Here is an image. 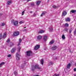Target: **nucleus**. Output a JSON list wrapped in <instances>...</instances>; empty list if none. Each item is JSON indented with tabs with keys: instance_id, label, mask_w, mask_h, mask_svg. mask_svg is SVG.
Returning <instances> with one entry per match:
<instances>
[{
	"instance_id": "1",
	"label": "nucleus",
	"mask_w": 76,
	"mask_h": 76,
	"mask_svg": "<svg viewBox=\"0 0 76 76\" xmlns=\"http://www.w3.org/2000/svg\"><path fill=\"white\" fill-rule=\"evenodd\" d=\"M20 47H19L18 48V52L16 54V58L17 60H19V59H20V57H19V54H20Z\"/></svg>"
},
{
	"instance_id": "2",
	"label": "nucleus",
	"mask_w": 76,
	"mask_h": 76,
	"mask_svg": "<svg viewBox=\"0 0 76 76\" xmlns=\"http://www.w3.org/2000/svg\"><path fill=\"white\" fill-rule=\"evenodd\" d=\"M35 69L41 70V67H39V65L38 64H36L35 65L33 66H32L31 70L33 71V70H35Z\"/></svg>"
},
{
	"instance_id": "3",
	"label": "nucleus",
	"mask_w": 76,
	"mask_h": 76,
	"mask_svg": "<svg viewBox=\"0 0 76 76\" xmlns=\"http://www.w3.org/2000/svg\"><path fill=\"white\" fill-rule=\"evenodd\" d=\"M12 23L15 26H18V23L17 21H14V20L12 21Z\"/></svg>"
},
{
	"instance_id": "4",
	"label": "nucleus",
	"mask_w": 76,
	"mask_h": 76,
	"mask_svg": "<svg viewBox=\"0 0 76 76\" xmlns=\"http://www.w3.org/2000/svg\"><path fill=\"white\" fill-rule=\"evenodd\" d=\"M32 54V53L31 51H28L26 52V55L27 56H29Z\"/></svg>"
},
{
	"instance_id": "5",
	"label": "nucleus",
	"mask_w": 76,
	"mask_h": 76,
	"mask_svg": "<svg viewBox=\"0 0 76 76\" xmlns=\"http://www.w3.org/2000/svg\"><path fill=\"white\" fill-rule=\"evenodd\" d=\"M39 47H40V45H37L36 46H35L34 48V49L35 50H37L39 48Z\"/></svg>"
},
{
	"instance_id": "6",
	"label": "nucleus",
	"mask_w": 76,
	"mask_h": 76,
	"mask_svg": "<svg viewBox=\"0 0 76 76\" xmlns=\"http://www.w3.org/2000/svg\"><path fill=\"white\" fill-rule=\"evenodd\" d=\"M16 50V48L15 47L13 48L11 50V53H15V51Z\"/></svg>"
},
{
	"instance_id": "7",
	"label": "nucleus",
	"mask_w": 76,
	"mask_h": 76,
	"mask_svg": "<svg viewBox=\"0 0 76 76\" xmlns=\"http://www.w3.org/2000/svg\"><path fill=\"white\" fill-rule=\"evenodd\" d=\"M19 32L18 31H16L14 33V35L15 36H18V35H19Z\"/></svg>"
},
{
	"instance_id": "8",
	"label": "nucleus",
	"mask_w": 76,
	"mask_h": 76,
	"mask_svg": "<svg viewBox=\"0 0 76 76\" xmlns=\"http://www.w3.org/2000/svg\"><path fill=\"white\" fill-rule=\"evenodd\" d=\"M13 45H14V43L13 42H10L9 45V46L10 47H12Z\"/></svg>"
},
{
	"instance_id": "9",
	"label": "nucleus",
	"mask_w": 76,
	"mask_h": 76,
	"mask_svg": "<svg viewBox=\"0 0 76 76\" xmlns=\"http://www.w3.org/2000/svg\"><path fill=\"white\" fill-rule=\"evenodd\" d=\"M57 46H53V47H52L51 49V50H55L57 49Z\"/></svg>"
},
{
	"instance_id": "10",
	"label": "nucleus",
	"mask_w": 76,
	"mask_h": 76,
	"mask_svg": "<svg viewBox=\"0 0 76 76\" xmlns=\"http://www.w3.org/2000/svg\"><path fill=\"white\" fill-rule=\"evenodd\" d=\"M66 15H67V12H66V11H64L62 13V16H66Z\"/></svg>"
},
{
	"instance_id": "11",
	"label": "nucleus",
	"mask_w": 76,
	"mask_h": 76,
	"mask_svg": "<svg viewBox=\"0 0 76 76\" xmlns=\"http://www.w3.org/2000/svg\"><path fill=\"white\" fill-rule=\"evenodd\" d=\"M26 64V61H24L23 62V64L21 66V67H22V68H23V67H24V66H25V64Z\"/></svg>"
},
{
	"instance_id": "12",
	"label": "nucleus",
	"mask_w": 76,
	"mask_h": 76,
	"mask_svg": "<svg viewBox=\"0 0 76 76\" xmlns=\"http://www.w3.org/2000/svg\"><path fill=\"white\" fill-rule=\"evenodd\" d=\"M54 41L53 40H51L49 42V45H52L54 44Z\"/></svg>"
},
{
	"instance_id": "13",
	"label": "nucleus",
	"mask_w": 76,
	"mask_h": 76,
	"mask_svg": "<svg viewBox=\"0 0 76 76\" xmlns=\"http://www.w3.org/2000/svg\"><path fill=\"white\" fill-rule=\"evenodd\" d=\"M71 64L70 63H69L67 65V69H70V67H71Z\"/></svg>"
},
{
	"instance_id": "14",
	"label": "nucleus",
	"mask_w": 76,
	"mask_h": 76,
	"mask_svg": "<svg viewBox=\"0 0 76 76\" xmlns=\"http://www.w3.org/2000/svg\"><path fill=\"white\" fill-rule=\"evenodd\" d=\"M47 37L46 36H45L43 37V40L44 41H47Z\"/></svg>"
},
{
	"instance_id": "15",
	"label": "nucleus",
	"mask_w": 76,
	"mask_h": 76,
	"mask_svg": "<svg viewBox=\"0 0 76 76\" xmlns=\"http://www.w3.org/2000/svg\"><path fill=\"white\" fill-rule=\"evenodd\" d=\"M37 39L38 40H39V39H41V38H42V36H41L40 35L38 36L37 37Z\"/></svg>"
},
{
	"instance_id": "16",
	"label": "nucleus",
	"mask_w": 76,
	"mask_h": 76,
	"mask_svg": "<svg viewBox=\"0 0 76 76\" xmlns=\"http://www.w3.org/2000/svg\"><path fill=\"white\" fill-rule=\"evenodd\" d=\"M41 3V1H37L36 2V4L37 5L39 6V4H40Z\"/></svg>"
},
{
	"instance_id": "17",
	"label": "nucleus",
	"mask_w": 76,
	"mask_h": 76,
	"mask_svg": "<svg viewBox=\"0 0 76 76\" xmlns=\"http://www.w3.org/2000/svg\"><path fill=\"white\" fill-rule=\"evenodd\" d=\"M7 4L8 5H9L10 4H12V1H7Z\"/></svg>"
},
{
	"instance_id": "18",
	"label": "nucleus",
	"mask_w": 76,
	"mask_h": 76,
	"mask_svg": "<svg viewBox=\"0 0 76 76\" xmlns=\"http://www.w3.org/2000/svg\"><path fill=\"white\" fill-rule=\"evenodd\" d=\"M45 13H46V12L45 11V12H43L42 13V15H41V17H42V16H43V15H45Z\"/></svg>"
},
{
	"instance_id": "19",
	"label": "nucleus",
	"mask_w": 76,
	"mask_h": 76,
	"mask_svg": "<svg viewBox=\"0 0 76 76\" xmlns=\"http://www.w3.org/2000/svg\"><path fill=\"white\" fill-rule=\"evenodd\" d=\"M10 41V39H7V41H6V44H8V43Z\"/></svg>"
},
{
	"instance_id": "20",
	"label": "nucleus",
	"mask_w": 76,
	"mask_h": 76,
	"mask_svg": "<svg viewBox=\"0 0 76 76\" xmlns=\"http://www.w3.org/2000/svg\"><path fill=\"white\" fill-rule=\"evenodd\" d=\"M41 64L42 65H43V64H44V59H42L41 60Z\"/></svg>"
},
{
	"instance_id": "21",
	"label": "nucleus",
	"mask_w": 76,
	"mask_h": 76,
	"mask_svg": "<svg viewBox=\"0 0 76 76\" xmlns=\"http://www.w3.org/2000/svg\"><path fill=\"white\" fill-rule=\"evenodd\" d=\"M45 32L44 30H40L39 32V34H41L42 33H43Z\"/></svg>"
},
{
	"instance_id": "22",
	"label": "nucleus",
	"mask_w": 76,
	"mask_h": 76,
	"mask_svg": "<svg viewBox=\"0 0 76 76\" xmlns=\"http://www.w3.org/2000/svg\"><path fill=\"white\" fill-rule=\"evenodd\" d=\"M6 33H5L4 34V35L3 36V38H6Z\"/></svg>"
},
{
	"instance_id": "23",
	"label": "nucleus",
	"mask_w": 76,
	"mask_h": 76,
	"mask_svg": "<svg viewBox=\"0 0 76 76\" xmlns=\"http://www.w3.org/2000/svg\"><path fill=\"white\" fill-rule=\"evenodd\" d=\"M70 20V19L69 17L67 18V19H66V21L69 22Z\"/></svg>"
},
{
	"instance_id": "24",
	"label": "nucleus",
	"mask_w": 76,
	"mask_h": 76,
	"mask_svg": "<svg viewBox=\"0 0 76 76\" xmlns=\"http://www.w3.org/2000/svg\"><path fill=\"white\" fill-rule=\"evenodd\" d=\"M71 13H75L76 12V10H72L71 12Z\"/></svg>"
},
{
	"instance_id": "25",
	"label": "nucleus",
	"mask_w": 76,
	"mask_h": 76,
	"mask_svg": "<svg viewBox=\"0 0 76 76\" xmlns=\"http://www.w3.org/2000/svg\"><path fill=\"white\" fill-rule=\"evenodd\" d=\"M49 31H50V32H52V31H53V28L51 27L49 28Z\"/></svg>"
},
{
	"instance_id": "26",
	"label": "nucleus",
	"mask_w": 76,
	"mask_h": 76,
	"mask_svg": "<svg viewBox=\"0 0 76 76\" xmlns=\"http://www.w3.org/2000/svg\"><path fill=\"white\" fill-rule=\"evenodd\" d=\"M22 41V39H20L19 40V43L18 44V45H20V42H21Z\"/></svg>"
},
{
	"instance_id": "27",
	"label": "nucleus",
	"mask_w": 76,
	"mask_h": 76,
	"mask_svg": "<svg viewBox=\"0 0 76 76\" xmlns=\"http://www.w3.org/2000/svg\"><path fill=\"white\" fill-rule=\"evenodd\" d=\"M14 74L15 75H18V72H17V71H15L14 72Z\"/></svg>"
},
{
	"instance_id": "28",
	"label": "nucleus",
	"mask_w": 76,
	"mask_h": 76,
	"mask_svg": "<svg viewBox=\"0 0 76 76\" xmlns=\"http://www.w3.org/2000/svg\"><path fill=\"white\" fill-rule=\"evenodd\" d=\"M62 38L63 39H64L65 38V36H64V35H63L62 36Z\"/></svg>"
},
{
	"instance_id": "29",
	"label": "nucleus",
	"mask_w": 76,
	"mask_h": 76,
	"mask_svg": "<svg viewBox=\"0 0 76 76\" xmlns=\"http://www.w3.org/2000/svg\"><path fill=\"white\" fill-rule=\"evenodd\" d=\"M31 6L32 7H33V6H34V3H31Z\"/></svg>"
},
{
	"instance_id": "30",
	"label": "nucleus",
	"mask_w": 76,
	"mask_h": 76,
	"mask_svg": "<svg viewBox=\"0 0 76 76\" xmlns=\"http://www.w3.org/2000/svg\"><path fill=\"white\" fill-rule=\"evenodd\" d=\"M65 27H68L69 26V24L67 23H66L65 24Z\"/></svg>"
},
{
	"instance_id": "31",
	"label": "nucleus",
	"mask_w": 76,
	"mask_h": 76,
	"mask_svg": "<svg viewBox=\"0 0 76 76\" xmlns=\"http://www.w3.org/2000/svg\"><path fill=\"white\" fill-rule=\"evenodd\" d=\"M52 7H53V8H54V9H56V8H57V7L56 6V5H54Z\"/></svg>"
},
{
	"instance_id": "32",
	"label": "nucleus",
	"mask_w": 76,
	"mask_h": 76,
	"mask_svg": "<svg viewBox=\"0 0 76 76\" xmlns=\"http://www.w3.org/2000/svg\"><path fill=\"white\" fill-rule=\"evenodd\" d=\"M2 38V33L0 34V39H1Z\"/></svg>"
},
{
	"instance_id": "33",
	"label": "nucleus",
	"mask_w": 76,
	"mask_h": 76,
	"mask_svg": "<svg viewBox=\"0 0 76 76\" xmlns=\"http://www.w3.org/2000/svg\"><path fill=\"white\" fill-rule=\"evenodd\" d=\"M5 25V23H1L2 26H4Z\"/></svg>"
},
{
	"instance_id": "34",
	"label": "nucleus",
	"mask_w": 76,
	"mask_h": 76,
	"mask_svg": "<svg viewBox=\"0 0 76 76\" xmlns=\"http://www.w3.org/2000/svg\"><path fill=\"white\" fill-rule=\"evenodd\" d=\"M54 64V63L52 61H50V64L51 65V64Z\"/></svg>"
},
{
	"instance_id": "35",
	"label": "nucleus",
	"mask_w": 76,
	"mask_h": 76,
	"mask_svg": "<svg viewBox=\"0 0 76 76\" xmlns=\"http://www.w3.org/2000/svg\"><path fill=\"white\" fill-rule=\"evenodd\" d=\"M25 10H24L22 12V15H23L24 13H25Z\"/></svg>"
},
{
	"instance_id": "36",
	"label": "nucleus",
	"mask_w": 76,
	"mask_h": 76,
	"mask_svg": "<svg viewBox=\"0 0 76 76\" xmlns=\"http://www.w3.org/2000/svg\"><path fill=\"white\" fill-rule=\"evenodd\" d=\"M0 64L2 66V65H3L4 64V62H2V63H1Z\"/></svg>"
},
{
	"instance_id": "37",
	"label": "nucleus",
	"mask_w": 76,
	"mask_h": 76,
	"mask_svg": "<svg viewBox=\"0 0 76 76\" xmlns=\"http://www.w3.org/2000/svg\"><path fill=\"white\" fill-rule=\"evenodd\" d=\"M74 35H76V29H75V30L74 32Z\"/></svg>"
},
{
	"instance_id": "38",
	"label": "nucleus",
	"mask_w": 76,
	"mask_h": 76,
	"mask_svg": "<svg viewBox=\"0 0 76 76\" xmlns=\"http://www.w3.org/2000/svg\"><path fill=\"white\" fill-rule=\"evenodd\" d=\"M64 31H68V29L67 28H65L64 29Z\"/></svg>"
},
{
	"instance_id": "39",
	"label": "nucleus",
	"mask_w": 76,
	"mask_h": 76,
	"mask_svg": "<svg viewBox=\"0 0 76 76\" xmlns=\"http://www.w3.org/2000/svg\"><path fill=\"white\" fill-rule=\"evenodd\" d=\"M8 57H11V55L9 54L7 56Z\"/></svg>"
},
{
	"instance_id": "40",
	"label": "nucleus",
	"mask_w": 76,
	"mask_h": 76,
	"mask_svg": "<svg viewBox=\"0 0 76 76\" xmlns=\"http://www.w3.org/2000/svg\"><path fill=\"white\" fill-rule=\"evenodd\" d=\"M53 76H57V74H54Z\"/></svg>"
},
{
	"instance_id": "41",
	"label": "nucleus",
	"mask_w": 76,
	"mask_h": 76,
	"mask_svg": "<svg viewBox=\"0 0 76 76\" xmlns=\"http://www.w3.org/2000/svg\"><path fill=\"white\" fill-rule=\"evenodd\" d=\"M22 23H23V22L22 21H20V22H19V23L20 24H22Z\"/></svg>"
},
{
	"instance_id": "42",
	"label": "nucleus",
	"mask_w": 76,
	"mask_h": 76,
	"mask_svg": "<svg viewBox=\"0 0 76 76\" xmlns=\"http://www.w3.org/2000/svg\"><path fill=\"white\" fill-rule=\"evenodd\" d=\"M74 72H76V68H75L74 69Z\"/></svg>"
},
{
	"instance_id": "43",
	"label": "nucleus",
	"mask_w": 76,
	"mask_h": 76,
	"mask_svg": "<svg viewBox=\"0 0 76 76\" xmlns=\"http://www.w3.org/2000/svg\"><path fill=\"white\" fill-rule=\"evenodd\" d=\"M69 32L70 34V33H71L72 32V30H69Z\"/></svg>"
},
{
	"instance_id": "44",
	"label": "nucleus",
	"mask_w": 76,
	"mask_h": 76,
	"mask_svg": "<svg viewBox=\"0 0 76 76\" xmlns=\"http://www.w3.org/2000/svg\"><path fill=\"white\" fill-rule=\"evenodd\" d=\"M27 31V29H25L23 31Z\"/></svg>"
},
{
	"instance_id": "45",
	"label": "nucleus",
	"mask_w": 76,
	"mask_h": 76,
	"mask_svg": "<svg viewBox=\"0 0 76 76\" xmlns=\"http://www.w3.org/2000/svg\"><path fill=\"white\" fill-rule=\"evenodd\" d=\"M2 15V14L0 13V16H1Z\"/></svg>"
},
{
	"instance_id": "46",
	"label": "nucleus",
	"mask_w": 76,
	"mask_h": 76,
	"mask_svg": "<svg viewBox=\"0 0 76 76\" xmlns=\"http://www.w3.org/2000/svg\"><path fill=\"white\" fill-rule=\"evenodd\" d=\"M31 0H27V2L29 1H31Z\"/></svg>"
},
{
	"instance_id": "47",
	"label": "nucleus",
	"mask_w": 76,
	"mask_h": 76,
	"mask_svg": "<svg viewBox=\"0 0 76 76\" xmlns=\"http://www.w3.org/2000/svg\"><path fill=\"white\" fill-rule=\"evenodd\" d=\"M1 66H2L1 64H0V67H1Z\"/></svg>"
},
{
	"instance_id": "48",
	"label": "nucleus",
	"mask_w": 76,
	"mask_h": 76,
	"mask_svg": "<svg viewBox=\"0 0 76 76\" xmlns=\"http://www.w3.org/2000/svg\"><path fill=\"white\" fill-rule=\"evenodd\" d=\"M60 76V74H58L57 75V76Z\"/></svg>"
},
{
	"instance_id": "49",
	"label": "nucleus",
	"mask_w": 76,
	"mask_h": 76,
	"mask_svg": "<svg viewBox=\"0 0 76 76\" xmlns=\"http://www.w3.org/2000/svg\"><path fill=\"white\" fill-rule=\"evenodd\" d=\"M30 13H32V11H31L30 12Z\"/></svg>"
},
{
	"instance_id": "50",
	"label": "nucleus",
	"mask_w": 76,
	"mask_h": 76,
	"mask_svg": "<svg viewBox=\"0 0 76 76\" xmlns=\"http://www.w3.org/2000/svg\"><path fill=\"white\" fill-rule=\"evenodd\" d=\"M48 2H49V0H48Z\"/></svg>"
},
{
	"instance_id": "51",
	"label": "nucleus",
	"mask_w": 76,
	"mask_h": 76,
	"mask_svg": "<svg viewBox=\"0 0 76 76\" xmlns=\"http://www.w3.org/2000/svg\"><path fill=\"white\" fill-rule=\"evenodd\" d=\"M54 59H57V58H54Z\"/></svg>"
},
{
	"instance_id": "52",
	"label": "nucleus",
	"mask_w": 76,
	"mask_h": 76,
	"mask_svg": "<svg viewBox=\"0 0 76 76\" xmlns=\"http://www.w3.org/2000/svg\"><path fill=\"white\" fill-rule=\"evenodd\" d=\"M44 50H46V49H44Z\"/></svg>"
},
{
	"instance_id": "53",
	"label": "nucleus",
	"mask_w": 76,
	"mask_h": 76,
	"mask_svg": "<svg viewBox=\"0 0 76 76\" xmlns=\"http://www.w3.org/2000/svg\"><path fill=\"white\" fill-rule=\"evenodd\" d=\"M74 76H76V75H75Z\"/></svg>"
},
{
	"instance_id": "54",
	"label": "nucleus",
	"mask_w": 76,
	"mask_h": 76,
	"mask_svg": "<svg viewBox=\"0 0 76 76\" xmlns=\"http://www.w3.org/2000/svg\"><path fill=\"white\" fill-rule=\"evenodd\" d=\"M26 28V27H24V28Z\"/></svg>"
},
{
	"instance_id": "55",
	"label": "nucleus",
	"mask_w": 76,
	"mask_h": 76,
	"mask_svg": "<svg viewBox=\"0 0 76 76\" xmlns=\"http://www.w3.org/2000/svg\"><path fill=\"white\" fill-rule=\"evenodd\" d=\"M69 52H71V51H69Z\"/></svg>"
}]
</instances>
